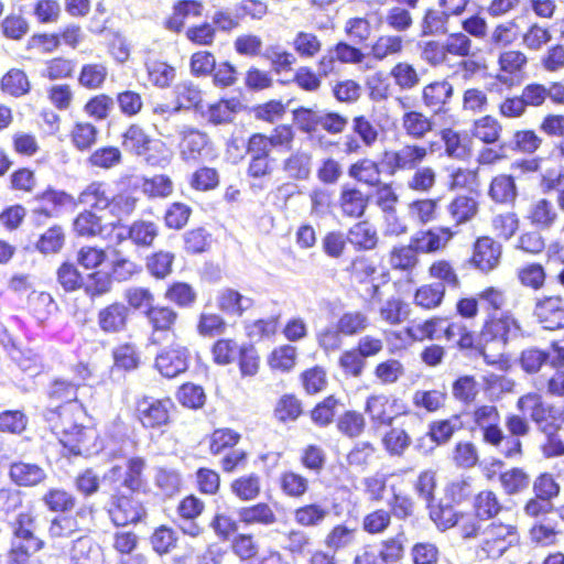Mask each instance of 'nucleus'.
I'll return each instance as SVG.
<instances>
[{"label": "nucleus", "instance_id": "30", "mask_svg": "<svg viewBox=\"0 0 564 564\" xmlns=\"http://www.w3.org/2000/svg\"><path fill=\"white\" fill-rule=\"evenodd\" d=\"M112 281L110 273L100 270L94 271L85 278L83 289L90 300H95L111 291Z\"/></svg>", "mask_w": 564, "mask_h": 564}, {"label": "nucleus", "instance_id": "22", "mask_svg": "<svg viewBox=\"0 0 564 564\" xmlns=\"http://www.w3.org/2000/svg\"><path fill=\"white\" fill-rule=\"evenodd\" d=\"M10 477L19 486H35L45 479L46 474L36 464L15 462L10 466Z\"/></svg>", "mask_w": 564, "mask_h": 564}, {"label": "nucleus", "instance_id": "19", "mask_svg": "<svg viewBox=\"0 0 564 564\" xmlns=\"http://www.w3.org/2000/svg\"><path fill=\"white\" fill-rule=\"evenodd\" d=\"M208 142V135L198 130L192 129L184 133L182 142L180 143L182 160L185 162H198Z\"/></svg>", "mask_w": 564, "mask_h": 564}, {"label": "nucleus", "instance_id": "41", "mask_svg": "<svg viewBox=\"0 0 564 564\" xmlns=\"http://www.w3.org/2000/svg\"><path fill=\"white\" fill-rule=\"evenodd\" d=\"M174 260V253L160 250L147 258L145 267L152 276L165 279L172 272Z\"/></svg>", "mask_w": 564, "mask_h": 564}, {"label": "nucleus", "instance_id": "11", "mask_svg": "<svg viewBox=\"0 0 564 564\" xmlns=\"http://www.w3.org/2000/svg\"><path fill=\"white\" fill-rule=\"evenodd\" d=\"M520 329L519 323L509 315L492 318L485 323L480 332V340L485 343V346L495 340L507 344L511 337L518 336Z\"/></svg>", "mask_w": 564, "mask_h": 564}, {"label": "nucleus", "instance_id": "12", "mask_svg": "<svg viewBox=\"0 0 564 564\" xmlns=\"http://www.w3.org/2000/svg\"><path fill=\"white\" fill-rule=\"evenodd\" d=\"M501 245L490 237H480L474 246L473 264L484 272L495 269L500 260Z\"/></svg>", "mask_w": 564, "mask_h": 564}, {"label": "nucleus", "instance_id": "26", "mask_svg": "<svg viewBox=\"0 0 564 564\" xmlns=\"http://www.w3.org/2000/svg\"><path fill=\"white\" fill-rule=\"evenodd\" d=\"M110 198L106 193V184L102 182L90 183L78 197V202L88 206L89 210H105L109 209L111 205Z\"/></svg>", "mask_w": 564, "mask_h": 564}, {"label": "nucleus", "instance_id": "3", "mask_svg": "<svg viewBox=\"0 0 564 564\" xmlns=\"http://www.w3.org/2000/svg\"><path fill=\"white\" fill-rule=\"evenodd\" d=\"M147 460L141 456H132L126 459L124 465L111 466L102 476V480L111 489L129 491L132 494L148 495L150 484L144 475Z\"/></svg>", "mask_w": 564, "mask_h": 564}, {"label": "nucleus", "instance_id": "39", "mask_svg": "<svg viewBox=\"0 0 564 564\" xmlns=\"http://www.w3.org/2000/svg\"><path fill=\"white\" fill-rule=\"evenodd\" d=\"M58 284L67 293L83 289L85 278L80 274L77 267L69 262H63L56 272Z\"/></svg>", "mask_w": 564, "mask_h": 564}, {"label": "nucleus", "instance_id": "64", "mask_svg": "<svg viewBox=\"0 0 564 564\" xmlns=\"http://www.w3.org/2000/svg\"><path fill=\"white\" fill-rule=\"evenodd\" d=\"M390 75L402 89H411L420 83L416 69L409 63L400 62L391 69Z\"/></svg>", "mask_w": 564, "mask_h": 564}, {"label": "nucleus", "instance_id": "55", "mask_svg": "<svg viewBox=\"0 0 564 564\" xmlns=\"http://www.w3.org/2000/svg\"><path fill=\"white\" fill-rule=\"evenodd\" d=\"M449 213L458 224L469 221L478 210L477 202L468 196H458L449 204Z\"/></svg>", "mask_w": 564, "mask_h": 564}, {"label": "nucleus", "instance_id": "47", "mask_svg": "<svg viewBox=\"0 0 564 564\" xmlns=\"http://www.w3.org/2000/svg\"><path fill=\"white\" fill-rule=\"evenodd\" d=\"M43 502L50 511L65 513L75 507L76 499L64 489L53 488L43 496Z\"/></svg>", "mask_w": 564, "mask_h": 564}, {"label": "nucleus", "instance_id": "52", "mask_svg": "<svg viewBox=\"0 0 564 564\" xmlns=\"http://www.w3.org/2000/svg\"><path fill=\"white\" fill-rule=\"evenodd\" d=\"M449 13L446 11H437L434 9H427L423 17L422 36L435 35L446 33V23L448 21Z\"/></svg>", "mask_w": 564, "mask_h": 564}, {"label": "nucleus", "instance_id": "63", "mask_svg": "<svg viewBox=\"0 0 564 564\" xmlns=\"http://www.w3.org/2000/svg\"><path fill=\"white\" fill-rule=\"evenodd\" d=\"M97 128L91 123H76L72 131V141L80 150H89L97 140Z\"/></svg>", "mask_w": 564, "mask_h": 564}, {"label": "nucleus", "instance_id": "54", "mask_svg": "<svg viewBox=\"0 0 564 564\" xmlns=\"http://www.w3.org/2000/svg\"><path fill=\"white\" fill-rule=\"evenodd\" d=\"M321 110L300 106L292 111L293 122L297 129L306 134L313 135L319 121Z\"/></svg>", "mask_w": 564, "mask_h": 564}, {"label": "nucleus", "instance_id": "38", "mask_svg": "<svg viewBox=\"0 0 564 564\" xmlns=\"http://www.w3.org/2000/svg\"><path fill=\"white\" fill-rule=\"evenodd\" d=\"M177 540L176 532L167 525L158 527L150 536L152 549L160 556L169 554L176 547Z\"/></svg>", "mask_w": 564, "mask_h": 564}, {"label": "nucleus", "instance_id": "60", "mask_svg": "<svg viewBox=\"0 0 564 564\" xmlns=\"http://www.w3.org/2000/svg\"><path fill=\"white\" fill-rule=\"evenodd\" d=\"M192 208L180 202L172 203L164 214V223L171 229H182L186 226Z\"/></svg>", "mask_w": 564, "mask_h": 564}, {"label": "nucleus", "instance_id": "33", "mask_svg": "<svg viewBox=\"0 0 564 564\" xmlns=\"http://www.w3.org/2000/svg\"><path fill=\"white\" fill-rule=\"evenodd\" d=\"M312 156L302 151H297L290 155L283 163V170L290 178L304 181L311 174Z\"/></svg>", "mask_w": 564, "mask_h": 564}, {"label": "nucleus", "instance_id": "56", "mask_svg": "<svg viewBox=\"0 0 564 564\" xmlns=\"http://www.w3.org/2000/svg\"><path fill=\"white\" fill-rule=\"evenodd\" d=\"M216 67V58L208 51H198L191 56V74L195 77L210 76Z\"/></svg>", "mask_w": 564, "mask_h": 564}, {"label": "nucleus", "instance_id": "31", "mask_svg": "<svg viewBox=\"0 0 564 564\" xmlns=\"http://www.w3.org/2000/svg\"><path fill=\"white\" fill-rule=\"evenodd\" d=\"M488 194L496 203L513 202L518 194L513 176L498 175L494 177Z\"/></svg>", "mask_w": 564, "mask_h": 564}, {"label": "nucleus", "instance_id": "17", "mask_svg": "<svg viewBox=\"0 0 564 564\" xmlns=\"http://www.w3.org/2000/svg\"><path fill=\"white\" fill-rule=\"evenodd\" d=\"M464 423L460 415L455 414L448 419L432 421L429 424L427 436L435 445L446 444L456 431L462 430Z\"/></svg>", "mask_w": 564, "mask_h": 564}, {"label": "nucleus", "instance_id": "2", "mask_svg": "<svg viewBox=\"0 0 564 564\" xmlns=\"http://www.w3.org/2000/svg\"><path fill=\"white\" fill-rule=\"evenodd\" d=\"M121 147L127 153L143 158L151 166L165 167L171 161L165 143L153 139L137 123L130 124L122 133Z\"/></svg>", "mask_w": 564, "mask_h": 564}, {"label": "nucleus", "instance_id": "61", "mask_svg": "<svg viewBox=\"0 0 564 564\" xmlns=\"http://www.w3.org/2000/svg\"><path fill=\"white\" fill-rule=\"evenodd\" d=\"M262 56L271 62L272 68L275 73L290 69L292 64L296 61L292 53L283 50L280 45L267 46Z\"/></svg>", "mask_w": 564, "mask_h": 564}, {"label": "nucleus", "instance_id": "48", "mask_svg": "<svg viewBox=\"0 0 564 564\" xmlns=\"http://www.w3.org/2000/svg\"><path fill=\"white\" fill-rule=\"evenodd\" d=\"M73 229L78 236L94 237L101 232V219L91 210H84L73 221Z\"/></svg>", "mask_w": 564, "mask_h": 564}, {"label": "nucleus", "instance_id": "6", "mask_svg": "<svg viewBox=\"0 0 564 564\" xmlns=\"http://www.w3.org/2000/svg\"><path fill=\"white\" fill-rule=\"evenodd\" d=\"M173 408L170 398L143 395L135 402V416L144 429H161L170 424V411Z\"/></svg>", "mask_w": 564, "mask_h": 564}, {"label": "nucleus", "instance_id": "58", "mask_svg": "<svg viewBox=\"0 0 564 564\" xmlns=\"http://www.w3.org/2000/svg\"><path fill=\"white\" fill-rule=\"evenodd\" d=\"M122 154L116 147H102L97 149L88 158V162L93 166L101 169H111L121 163Z\"/></svg>", "mask_w": 564, "mask_h": 564}, {"label": "nucleus", "instance_id": "59", "mask_svg": "<svg viewBox=\"0 0 564 564\" xmlns=\"http://www.w3.org/2000/svg\"><path fill=\"white\" fill-rule=\"evenodd\" d=\"M240 434L231 429H217L210 436L209 449L218 455L225 449L232 448L240 440Z\"/></svg>", "mask_w": 564, "mask_h": 564}, {"label": "nucleus", "instance_id": "8", "mask_svg": "<svg viewBox=\"0 0 564 564\" xmlns=\"http://www.w3.org/2000/svg\"><path fill=\"white\" fill-rule=\"evenodd\" d=\"M130 319V308L122 302H113L99 310L97 314V324L107 335L127 332Z\"/></svg>", "mask_w": 564, "mask_h": 564}, {"label": "nucleus", "instance_id": "51", "mask_svg": "<svg viewBox=\"0 0 564 564\" xmlns=\"http://www.w3.org/2000/svg\"><path fill=\"white\" fill-rule=\"evenodd\" d=\"M474 509L478 520H488L498 514L501 507L492 491H481L475 498Z\"/></svg>", "mask_w": 564, "mask_h": 564}, {"label": "nucleus", "instance_id": "36", "mask_svg": "<svg viewBox=\"0 0 564 564\" xmlns=\"http://www.w3.org/2000/svg\"><path fill=\"white\" fill-rule=\"evenodd\" d=\"M347 240L358 249H372L377 245L376 230L367 221H360L349 229Z\"/></svg>", "mask_w": 564, "mask_h": 564}, {"label": "nucleus", "instance_id": "34", "mask_svg": "<svg viewBox=\"0 0 564 564\" xmlns=\"http://www.w3.org/2000/svg\"><path fill=\"white\" fill-rule=\"evenodd\" d=\"M402 124L408 135L422 139L433 129V122L422 112L410 110L404 112Z\"/></svg>", "mask_w": 564, "mask_h": 564}, {"label": "nucleus", "instance_id": "25", "mask_svg": "<svg viewBox=\"0 0 564 564\" xmlns=\"http://www.w3.org/2000/svg\"><path fill=\"white\" fill-rule=\"evenodd\" d=\"M232 512L237 514L238 520L245 524H272L276 521L274 512L264 502H259L250 507L238 508Z\"/></svg>", "mask_w": 564, "mask_h": 564}, {"label": "nucleus", "instance_id": "4", "mask_svg": "<svg viewBox=\"0 0 564 564\" xmlns=\"http://www.w3.org/2000/svg\"><path fill=\"white\" fill-rule=\"evenodd\" d=\"M12 540L10 564H25L30 556L41 551L45 543L35 535L36 521L29 512H20L11 523Z\"/></svg>", "mask_w": 564, "mask_h": 564}, {"label": "nucleus", "instance_id": "1", "mask_svg": "<svg viewBox=\"0 0 564 564\" xmlns=\"http://www.w3.org/2000/svg\"><path fill=\"white\" fill-rule=\"evenodd\" d=\"M83 412L82 404L48 405L41 412L47 427L73 454L82 453V447L86 446L89 440L88 433L91 432L78 421Z\"/></svg>", "mask_w": 564, "mask_h": 564}, {"label": "nucleus", "instance_id": "15", "mask_svg": "<svg viewBox=\"0 0 564 564\" xmlns=\"http://www.w3.org/2000/svg\"><path fill=\"white\" fill-rule=\"evenodd\" d=\"M452 236L449 228H440L438 231L434 229L419 231L411 238V246L417 252H435L444 247Z\"/></svg>", "mask_w": 564, "mask_h": 564}, {"label": "nucleus", "instance_id": "23", "mask_svg": "<svg viewBox=\"0 0 564 564\" xmlns=\"http://www.w3.org/2000/svg\"><path fill=\"white\" fill-rule=\"evenodd\" d=\"M113 369L126 372L137 370L141 365V352L132 343L118 345L112 349Z\"/></svg>", "mask_w": 564, "mask_h": 564}, {"label": "nucleus", "instance_id": "57", "mask_svg": "<svg viewBox=\"0 0 564 564\" xmlns=\"http://www.w3.org/2000/svg\"><path fill=\"white\" fill-rule=\"evenodd\" d=\"M501 126L491 116H485L475 122L474 135L486 144H492L499 139Z\"/></svg>", "mask_w": 564, "mask_h": 564}, {"label": "nucleus", "instance_id": "40", "mask_svg": "<svg viewBox=\"0 0 564 564\" xmlns=\"http://www.w3.org/2000/svg\"><path fill=\"white\" fill-rule=\"evenodd\" d=\"M444 295L445 285L443 282H437L419 288L414 294V302L424 308H434L442 303Z\"/></svg>", "mask_w": 564, "mask_h": 564}, {"label": "nucleus", "instance_id": "29", "mask_svg": "<svg viewBox=\"0 0 564 564\" xmlns=\"http://www.w3.org/2000/svg\"><path fill=\"white\" fill-rule=\"evenodd\" d=\"M127 235L137 246L151 247L159 235V226L153 221L135 220L127 227Z\"/></svg>", "mask_w": 564, "mask_h": 564}, {"label": "nucleus", "instance_id": "42", "mask_svg": "<svg viewBox=\"0 0 564 564\" xmlns=\"http://www.w3.org/2000/svg\"><path fill=\"white\" fill-rule=\"evenodd\" d=\"M123 297L128 303L126 305L130 308V315L132 314L131 310L142 311L145 315V312L154 306V295L147 288H129L124 291Z\"/></svg>", "mask_w": 564, "mask_h": 564}, {"label": "nucleus", "instance_id": "44", "mask_svg": "<svg viewBox=\"0 0 564 564\" xmlns=\"http://www.w3.org/2000/svg\"><path fill=\"white\" fill-rule=\"evenodd\" d=\"M502 488L508 495H517L530 485L529 475L519 467L501 473L499 476Z\"/></svg>", "mask_w": 564, "mask_h": 564}, {"label": "nucleus", "instance_id": "21", "mask_svg": "<svg viewBox=\"0 0 564 564\" xmlns=\"http://www.w3.org/2000/svg\"><path fill=\"white\" fill-rule=\"evenodd\" d=\"M369 199L360 189L344 185L340 192V206L345 215L360 218L365 215Z\"/></svg>", "mask_w": 564, "mask_h": 564}, {"label": "nucleus", "instance_id": "37", "mask_svg": "<svg viewBox=\"0 0 564 564\" xmlns=\"http://www.w3.org/2000/svg\"><path fill=\"white\" fill-rule=\"evenodd\" d=\"M30 88L28 76L21 69L12 68L1 79V89L14 97L28 94Z\"/></svg>", "mask_w": 564, "mask_h": 564}, {"label": "nucleus", "instance_id": "32", "mask_svg": "<svg viewBox=\"0 0 564 564\" xmlns=\"http://www.w3.org/2000/svg\"><path fill=\"white\" fill-rule=\"evenodd\" d=\"M65 245V232L62 226L54 225L40 235L35 249L42 254L58 253Z\"/></svg>", "mask_w": 564, "mask_h": 564}, {"label": "nucleus", "instance_id": "16", "mask_svg": "<svg viewBox=\"0 0 564 564\" xmlns=\"http://www.w3.org/2000/svg\"><path fill=\"white\" fill-rule=\"evenodd\" d=\"M204 6L198 0H178L173 6V14L165 21V28L180 33L184 28V20L191 15L200 17Z\"/></svg>", "mask_w": 564, "mask_h": 564}, {"label": "nucleus", "instance_id": "43", "mask_svg": "<svg viewBox=\"0 0 564 564\" xmlns=\"http://www.w3.org/2000/svg\"><path fill=\"white\" fill-rule=\"evenodd\" d=\"M547 360H550V350L538 347L522 350L519 358L522 370L530 375L539 372L544 365H547Z\"/></svg>", "mask_w": 564, "mask_h": 564}, {"label": "nucleus", "instance_id": "13", "mask_svg": "<svg viewBox=\"0 0 564 564\" xmlns=\"http://www.w3.org/2000/svg\"><path fill=\"white\" fill-rule=\"evenodd\" d=\"M129 189H141L149 197H167L173 192V183L167 175H154L144 177L132 175L127 180Z\"/></svg>", "mask_w": 564, "mask_h": 564}, {"label": "nucleus", "instance_id": "50", "mask_svg": "<svg viewBox=\"0 0 564 564\" xmlns=\"http://www.w3.org/2000/svg\"><path fill=\"white\" fill-rule=\"evenodd\" d=\"M145 316L155 332H164L172 328L177 313L169 306L154 305L149 312H145Z\"/></svg>", "mask_w": 564, "mask_h": 564}, {"label": "nucleus", "instance_id": "49", "mask_svg": "<svg viewBox=\"0 0 564 564\" xmlns=\"http://www.w3.org/2000/svg\"><path fill=\"white\" fill-rule=\"evenodd\" d=\"M452 392L456 400L465 404H470L479 393V388L474 376L464 375L453 382Z\"/></svg>", "mask_w": 564, "mask_h": 564}, {"label": "nucleus", "instance_id": "28", "mask_svg": "<svg viewBox=\"0 0 564 564\" xmlns=\"http://www.w3.org/2000/svg\"><path fill=\"white\" fill-rule=\"evenodd\" d=\"M303 413L302 402L295 394L285 393L276 402L273 410L274 417L280 423L296 421Z\"/></svg>", "mask_w": 564, "mask_h": 564}, {"label": "nucleus", "instance_id": "9", "mask_svg": "<svg viewBox=\"0 0 564 564\" xmlns=\"http://www.w3.org/2000/svg\"><path fill=\"white\" fill-rule=\"evenodd\" d=\"M426 149L420 145H405L399 151H384L381 165L387 174L393 175L398 170H412L426 156Z\"/></svg>", "mask_w": 564, "mask_h": 564}, {"label": "nucleus", "instance_id": "46", "mask_svg": "<svg viewBox=\"0 0 564 564\" xmlns=\"http://www.w3.org/2000/svg\"><path fill=\"white\" fill-rule=\"evenodd\" d=\"M210 234L203 227L191 229L184 232V249L189 254H199L210 247Z\"/></svg>", "mask_w": 564, "mask_h": 564}, {"label": "nucleus", "instance_id": "53", "mask_svg": "<svg viewBox=\"0 0 564 564\" xmlns=\"http://www.w3.org/2000/svg\"><path fill=\"white\" fill-rule=\"evenodd\" d=\"M177 399L182 405L197 410L204 406L206 402V393L202 386L186 382L181 386Z\"/></svg>", "mask_w": 564, "mask_h": 564}, {"label": "nucleus", "instance_id": "7", "mask_svg": "<svg viewBox=\"0 0 564 564\" xmlns=\"http://www.w3.org/2000/svg\"><path fill=\"white\" fill-rule=\"evenodd\" d=\"M191 352L181 345H172L156 355L155 368L163 377L175 378L188 369Z\"/></svg>", "mask_w": 564, "mask_h": 564}, {"label": "nucleus", "instance_id": "62", "mask_svg": "<svg viewBox=\"0 0 564 564\" xmlns=\"http://www.w3.org/2000/svg\"><path fill=\"white\" fill-rule=\"evenodd\" d=\"M107 68L100 64H85L79 73L78 82L82 86L94 89L104 84Z\"/></svg>", "mask_w": 564, "mask_h": 564}, {"label": "nucleus", "instance_id": "24", "mask_svg": "<svg viewBox=\"0 0 564 564\" xmlns=\"http://www.w3.org/2000/svg\"><path fill=\"white\" fill-rule=\"evenodd\" d=\"M79 386V383L69 380L54 379L47 389V397L51 401L50 405H54V401L58 402L57 404H80L77 400Z\"/></svg>", "mask_w": 564, "mask_h": 564}, {"label": "nucleus", "instance_id": "27", "mask_svg": "<svg viewBox=\"0 0 564 564\" xmlns=\"http://www.w3.org/2000/svg\"><path fill=\"white\" fill-rule=\"evenodd\" d=\"M164 297L178 307L189 308L197 301V292L189 283L175 281L167 286Z\"/></svg>", "mask_w": 564, "mask_h": 564}, {"label": "nucleus", "instance_id": "14", "mask_svg": "<svg viewBox=\"0 0 564 564\" xmlns=\"http://www.w3.org/2000/svg\"><path fill=\"white\" fill-rule=\"evenodd\" d=\"M253 303L251 297H247L231 288L223 289L217 295V307L226 315L242 316Z\"/></svg>", "mask_w": 564, "mask_h": 564}, {"label": "nucleus", "instance_id": "35", "mask_svg": "<svg viewBox=\"0 0 564 564\" xmlns=\"http://www.w3.org/2000/svg\"><path fill=\"white\" fill-rule=\"evenodd\" d=\"M389 398L384 394H372L367 398L365 411L370 415V419L380 425L391 426L393 417L389 415L387 410Z\"/></svg>", "mask_w": 564, "mask_h": 564}, {"label": "nucleus", "instance_id": "45", "mask_svg": "<svg viewBox=\"0 0 564 564\" xmlns=\"http://www.w3.org/2000/svg\"><path fill=\"white\" fill-rule=\"evenodd\" d=\"M232 494L241 500H253L260 494V478L256 474L241 476L230 485Z\"/></svg>", "mask_w": 564, "mask_h": 564}, {"label": "nucleus", "instance_id": "10", "mask_svg": "<svg viewBox=\"0 0 564 564\" xmlns=\"http://www.w3.org/2000/svg\"><path fill=\"white\" fill-rule=\"evenodd\" d=\"M533 314L545 329H561L564 327V299L561 296L539 299Z\"/></svg>", "mask_w": 564, "mask_h": 564}, {"label": "nucleus", "instance_id": "20", "mask_svg": "<svg viewBox=\"0 0 564 564\" xmlns=\"http://www.w3.org/2000/svg\"><path fill=\"white\" fill-rule=\"evenodd\" d=\"M453 93L454 88L447 80L433 82L423 88L422 98L426 107L440 112L449 101Z\"/></svg>", "mask_w": 564, "mask_h": 564}, {"label": "nucleus", "instance_id": "5", "mask_svg": "<svg viewBox=\"0 0 564 564\" xmlns=\"http://www.w3.org/2000/svg\"><path fill=\"white\" fill-rule=\"evenodd\" d=\"M140 495L111 489L107 511L116 527L137 524L147 517V509L139 499Z\"/></svg>", "mask_w": 564, "mask_h": 564}, {"label": "nucleus", "instance_id": "18", "mask_svg": "<svg viewBox=\"0 0 564 564\" xmlns=\"http://www.w3.org/2000/svg\"><path fill=\"white\" fill-rule=\"evenodd\" d=\"M387 173V167H382L381 161L376 163L369 159H362L348 167V175L358 182L366 183L370 186L380 184V174Z\"/></svg>", "mask_w": 564, "mask_h": 564}]
</instances>
